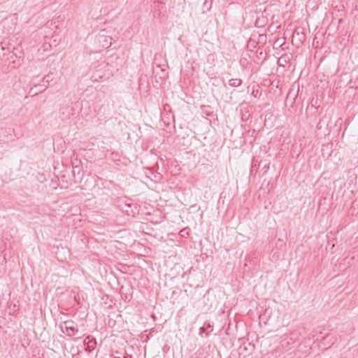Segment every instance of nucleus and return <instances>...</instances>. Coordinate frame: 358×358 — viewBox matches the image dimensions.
I'll list each match as a JSON object with an SVG mask.
<instances>
[{"label":"nucleus","instance_id":"f257e3e1","mask_svg":"<svg viewBox=\"0 0 358 358\" xmlns=\"http://www.w3.org/2000/svg\"><path fill=\"white\" fill-rule=\"evenodd\" d=\"M61 329L69 336H74L78 331V325L72 320L64 322L61 325Z\"/></svg>","mask_w":358,"mask_h":358},{"label":"nucleus","instance_id":"f03ea898","mask_svg":"<svg viewBox=\"0 0 358 358\" xmlns=\"http://www.w3.org/2000/svg\"><path fill=\"white\" fill-rule=\"evenodd\" d=\"M306 40V35L301 28H296L292 37V43L296 47L301 45Z\"/></svg>","mask_w":358,"mask_h":358},{"label":"nucleus","instance_id":"7ed1b4c3","mask_svg":"<svg viewBox=\"0 0 358 358\" xmlns=\"http://www.w3.org/2000/svg\"><path fill=\"white\" fill-rule=\"evenodd\" d=\"M153 74L155 79L157 78L161 82L164 81L168 77L169 74L165 68H162L161 65L157 64L153 69ZM157 82H159L156 80Z\"/></svg>","mask_w":358,"mask_h":358},{"label":"nucleus","instance_id":"20e7f679","mask_svg":"<svg viewBox=\"0 0 358 358\" xmlns=\"http://www.w3.org/2000/svg\"><path fill=\"white\" fill-rule=\"evenodd\" d=\"M74 113L73 107L66 106H63L59 110V117L62 121H66L71 118V116Z\"/></svg>","mask_w":358,"mask_h":358},{"label":"nucleus","instance_id":"39448f33","mask_svg":"<svg viewBox=\"0 0 358 358\" xmlns=\"http://www.w3.org/2000/svg\"><path fill=\"white\" fill-rule=\"evenodd\" d=\"M213 329V326L210 323L206 324L204 326L200 327V329H199V335L201 336H202L203 334L204 333H206V336H208L209 333L210 331H212Z\"/></svg>","mask_w":358,"mask_h":358},{"label":"nucleus","instance_id":"423d86ee","mask_svg":"<svg viewBox=\"0 0 358 358\" xmlns=\"http://www.w3.org/2000/svg\"><path fill=\"white\" fill-rule=\"evenodd\" d=\"M44 91V89H42L41 85H35L34 87H31L29 92V94L34 96L37 95L38 94L42 93Z\"/></svg>","mask_w":358,"mask_h":358},{"label":"nucleus","instance_id":"0eeeda50","mask_svg":"<svg viewBox=\"0 0 358 358\" xmlns=\"http://www.w3.org/2000/svg\"><path fill=\"white\" fill-rule=\"evenodd\" d=\"M253 34H254L255 37L256 38L258 43H261L262 44L266 43V39H267L266 34H257V33H255Z\"/></svg>","mask_w":358,"mask_h":358},{"label":"nucleus","instance_id":"6e6552de","mask_svg":"<svg viewBox=\"0 0 358 358\" xmlns=\"http://www.w3.org/2000/svg\"><path fill=\"white\" fill-rule=\"evenodd\" d=\"M258 44V42L255 37L254 34H252L250 39L248 41L247 45L248 48H255L257 45Z\"/></svg>","mask_w":358,"mask_h":358},{"label":"nucleus","instance_id":"1a4fd4ad","mask_svg":"<svg viewBox=\"0 0 358 358\" xmlns=\"http://www.w3.org/2000/svg\"><path fill=\"white\" fill-rule=\"evenodd\" d=\"M242 84V80L238 78H232L229 80V85L231 87H238Z\"/></svg>","mask_w":358,"mask_h":358},{"label":"nucleus","instance_id":"9d476101","mask_svg":"<svg viewBox=\"0 0 358 358\" xmlns=\"http://www.w3.org/2000/svg\"><path fill=\"white\" fill-rule=\"evenodd\" d=\"M111 41H112L111 38H104L103 42L105 43L103 44V47H105L106 48H109L111 45V44H112Z\"/></svg>","mask_w":358,"mask_h":358},{"label":"nucleus","instance_id":"9b49d317","mask_svg":"<svg viewBox=\"0 0 358 358\" xmlns=\"http://www.w3.org/2000/svg\"><path fill=\"white\" fill-rule=\"evenodd\" d=\"M210 108V106H201V109H202V111L204 114H206V115L208 116H210L212 113L211 112H209L208 110Z\"/></svg>","mask_w":358,"mask_h":358},{"label":"nucleus","instance_id":"f8f14e48","mask_svg":"<svg viewBox=\"0 0 358 358\" xmlns=\"http://www.w3.org/2000/svg\"><path fill=\"white\" fill-rule=\"evenodd\" d=\"M57 184V180H54L53 178L51 179V182L50 183L49 186L51 189H56Z\"/></svg>","mask_w":358,"mask_h":358},{"label":"nucleus","instance_id":"ddd939ff","mask_svg":"<svg viewBox=\"0 0 358 358\" xmlns=\"http://www.w3.org/2000/svg\"><path fill=\"white\" fill-rule=\"evenodd\" d=\"M269 165H270V163H266L263 161H261L259 164V166H262V168L264 169H265V172H266L267 170L269 169Z\"/></svg>","mask_w":358,"mask_h":358},{"label":"nucleus","instance_id":"4468645a","mask_svg":"<svg viewBox=\"0 0 358 358\" xmlns=\"http://www.w3.org/2000/svg\"><path fill=\"white\" fill-rule=\"evenodd\" d=\"M111 159L113 161H120V157L117 153L112 152L111 153Z\"/></svg>","mask_w":358,"mask_h":358},{"label":"nucleus","instance_id":"2eb2a0df","mask_svg":"<svg viewBox=\"0 0 358 358\" xmlns=\"http://www.w3.org/2000/svg\"><path fill=\"white\" fill-rule=\"evenodd\" d=\"M76 169H78V174H79L80 171V167L76 166L75 168H73V170L72 171V173L73 175L75 181H76Z\"/></svg>","mask_w":358,"mask_h":358},{"label":"nucleus","instance_id":"dca6fc26","mask_svg":"<svg viewBox=\"0 0 358 358\" xmlns=\"http://www.w3.org/2000/svg\"><path fill=\"white\" fill-rule=\"evenodd\" d=\"M7 133L6 129L4 128H0V140L2 138V135H5V134Z\"/></svg>","mask_w":358,"mask_h":358},{"label":"nucleus","instance_id":"f3484780","mask_svg":"<svg viewBox=\"0 0 358 358\" xmlns=\"http://www.w3.org/2000/svg\"><path fill=\"white\" fill-rule=\"evenodd\" d=\"M53 73H51L48 75H46V83L47 82H49V80H53V76H52Z\"/></svg>","mask_w":358,"mask_h":358},{"label":"nucleus","instance_id":"a211bd4d","mask_svg":"<svg viewBox=\"0 0 358 358\" xmlns=\"http://www.w3.org/2000/svg\"><path fill=\"white\" fill-rule=\"evenodd\" d=\"M96 344V340H92L89 342V346L88 348H93Z\"/></svg>","mask_w":358,"mask_h":358},{"label":"nucleus","instance_id":"6ab92c4d","mask_svg":"<svg viewBox=\"0 0 358 358\" xmlns=\"http://www.w3.org/2000/svg\"><path fill=\"white\" fill-rule=\"evenodd\" d=\"M323 122H324V118L320 120V122H318V124L317 125V127L318 129H320L322 128V124Z\"/></svg>","mask_w":358,"mask_h":358},{"label":"nucleus","instance_id":"aec40b11","mask_svg":"<svg viewBox=\"0 0 358 358\" xmlns=\"http://www.w3.org/2000/svg\"><path fill=\"white\" fill-rule=\"evenodd\" d=\"M103 36H104V35H103V34H101H101H99V42H100V43L101 42V38H103Z\"/></svg>","mask_w":358,"mask_h":358},{"label":"nucleus","instance_id":"412c9836","mask_svg":"<svg viewBox=\"0 0 358 358\" xmlns=\"http://www.w3.org/2000/svg\"><path fill=\"white\" fill-rule=\"evenodd\" d=\"M126 206H127L128 207H131V203H129V204L126 203Z\"/></svg>","mask_w":358,"mask_h":358},{"label":"nucleus","instance_id":"4be33fe9","mask_svg":"<svg viewBox=\"0 0 358 358\" xmlns=\"http://www.w3.org/2000/svg\"><path fill=\"white\" fill-rule=\"evenodd\" d=\"M252 94L254 95V96H256V94H255V91H254V90H253V92H252Z\"/></svg>","mask_w":358,"mask_h":358},{"label":"nucleus","instance_id":"5701e85b","mask_svg":"<svg viewBox=\"0 0 358 358\" xmlns=\"http://www.w3.org/2000/svg\"><path fill=\"white\" fill-rule=\"evenodd\" d=\"M252 94L254 95V96H256V94H255V91H254V90H253V92H252Z\"/></svg>","mask_w":358,"mask_h":358},{"label":"nucleus","instance_id":"b1692460","mask_svg":"<svg viewBox=\"0 0 358 358\" xmlns=\"http://www.w3.org/2000/svg\"><path fill=\"white\" fill-rule=\"evenodd\" d=\"M48 23H49V22H46V27H49Z\"/></svg>","mask_w":358,"mask_h":358},{"label":"nucleus","instance_id":"393cba45","mask_svg":"<svg viewBox=\"0 0 358 358\" xmlns=\"http://www.w3.org/2000/svg\"><path fill=\"white\" fill-rule=\"evenodd\" d=\"M124 358H131V356H129V357H124Z\"/></svg>","mask_w":358,"mask_h":358},{"label":"nucleus","instance_id":"a878e982","mask_svg":"<svg viewBox=\"0 0 358 358\" xmlns=\"http://www.w3.org/2000/svg\"><path fill=\"white\" fill-rule=\"evenodd\" d=\"M114 358H120V357H114Z\"/></svg>","mask_w":358,"mask_h":358}]
</instances>
